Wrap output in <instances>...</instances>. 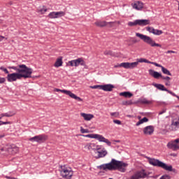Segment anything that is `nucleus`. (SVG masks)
<instances>
[{
	"mask_svg": "<svg viewBox=\"0 0 179 179\" xmlns=\"http://www.w3.org/2000/svg\"><path fill=\"white\" fill-rule=\"evenodd\" d=\"M127 167H128V164L122 161H117L115 159H112L110 162L98 166H96V169L99 170H104L105 171H107V170L109 171L118 170L120 173H125L127 171Z\"/></svg>",
	"mask_w": 179,
	"mask_h": 179,
	"instance_id": "nucleus-1",
	"label": "nucleus"
},
{
	"mask_svg": "<svg viewBox=\"0 0 179 179\" xmlns=\"http://www.w3.org/2000/svg\"><path fill=\"white\" fill-rule=\"evenodd\" d=\"M148 162L155 167H161V169H163L166 171H172V173H177V170L173 169V166L171 165H167L166 163L155 158L148 157Z\"/></svg>",
	"mask_w": 179,
	"mask_h": 179,
	"instance_id": "nucleus-2",
	"label": "nucleus"
},
{
	"mask_svg": "<svg viewBox=\"0 0 179 179\" xmlns=\"http://www.w3.org/2000/svg\"><path fill=\"white\" fill-rule=\"evenodd\" d=\"M18 68H20L18 73L19 75H21V79L22 78H24V79H28L29 78H31L33 69L27 67L26 64L18 65Z\"/></svg>",
	"mask_w": 179,
	"mask_h": 179,
	"instance_id": "nucleus-3",
	"label": "nucleus"
},
{
	"mask_svg": "<svg viewBox=\"0 0 179 179\" xmlns=\"http://www.w3.org/2000/svg\"><path fill=\"white\" fill-rule=\"evenodd\" d=\"M136 37H138L141 38V40H143L144 43H146L147 44H149V45H151V47H160L162 48V45L159 43H156L150 36H148L146 35L140 34V33H136Z\"/></svg>",
	"mask_w": 179,
	"mask_h": 179,
	"instance_id": "nucleus-4",
	"label": "nucleus"
},
{
	"mask_svg": "<svg viewBox=\"0 0 179 179\" xmlns=\"http://www.w3.org/2000/svg\"><path fill=\"white\" fill-rule=\"evenodd\" d=\"M80 136H83L84 138H91L93 139H97L99 142H104V143L107 144L108 146H111V143L110 142V141H108V139L104 138V136L100 134H81Z\"/></svg>",
	"mask_w": 179,
	"mask_h": 179,
	"instance_id": "nucleus-5",
	"label": "nucleus"
},
{
	"mask_svg": "<svg viewBox=\"0 0 179 179\" xmlns=\"http://www.w3.org/2000/svg\"><path fill=\"white\" fill-rule=\"evenodd\" d=\"M150 24L149 20H136L134 22H129L128 26L134 27V26H148Z\"/></svg>",
	"mask_w": 179,
	"mask_h": 179,
	"instance_id": "nucleus-6",
	"label": "nucleus"
},
{
	"mask_svg": "<svg viewBox=\"0 0 179 179\" xmlns=\"http://www.w3.org/2000/svg\"><path fill=\"white\" fill-rule=\"evenodd\" d=\"M62 170L60 171V173L62 177L64 179H71L73 176V171L72 170H69L65 168V166H61Z\"/></svg>",
	"mask_w": 179,
	"mask_h": 179,
	"instance_id": "nucleus-7",
	"label": "nucleus"
},
{
	"mask_svg": "<svg viewBox=\"0 0 179 179\" xmlns=\"http://www.w3.org/2000/svg\"><path fill=\"white\" fill-rule=\"evenodd\" d=\"M47 139H48V137L45 134H41L29 138V141L30 142H37L38 143H43V142H45Z\"/></svg>",
	"mask_w": 179,
	"mask_h": 179,
	"instance_id": "nucleus-8",
	"label": "nucleus"
},
{
	"mask_svg": "<svg viewBox=\"0 0 179 179\" xmlns=\"http://www.w3.org/2000/svg\"><path fill=\"white\" fill-rule=\"evenodd\" d=\"M1 152H7L8 155H16L19 152V148L13 145L8 148H1Z\"/></svg>",
	"mask_w": 179,
	"mask_h": 179,
	"instance_id": "nucleus-9",
	"label": "nucleus"
},
{
	"mask_svg": "<svg viewBox=\"0 0 179 179\" xmlns=\"http://www.w3.org/2000/svg\"><path fill=\"white\" fill-rule=\"evenodd\" d=\"M133 177H136V178H149V173L146 172L145 169H141V171H138L136 172Z\"/></svg>",
	"mask_w": 179,
	"mask_h": 179,
	"instance_id": "nucleus-10",
	"label": "nucleus"
},
{
	"mask_svg": "<svg viewBox=\"0 0 179 179\" xmlns=\"http://www.w3.org/2000/svg\"><path fill=\"white\" fill-rule=\"evenodd\" d=\"M176 143H179V138H176L174 141L169 142L166 146L168 149H171L173 151L178 150L179 145L178 144H176Z\"/></svg>",
	"mask_w": 179,
	"mask_h": 179,
	"instance_id": "nucleus-11",
	"label": "nucleus"
},
{
	"mask_svg": "<svg viewBox=\"0 0 179 179\" xmlns=\"http://www.w3.org/2000/svg\"><path fill=\"white\" fill-rule=\"evenodd\" d=\"M22 76L20 75L18 73H13L10 74H8L7 76V80L8 82H16L17 79H21Z\"/></svg>",
	"mask_w": 179,
	"mask_h": 179,
	"instance_id": "nucleus-12",
	"label": "nucleus"
},
{
	"mask_svg": "<svg viewBox=\"0 0 179 179\" xmlns=\"http://www.w3.org/2000/svg\"><path fill=\"white\" fill-rule=\"evenodd\" d=\"M64 94H66L67 96H69L71 99H74V100H76L77 101H83V99H82L80 97L76 96V94L72 93L71 91L68 90H63L62 91Z\"/></svg>",
	"mask_w": 179,
	"mask_h": 179,
	"instance_id": "nucleus-13",
	"label": "nucleus"
},
{
	"mask_svg": "<svg viewBox=\"0 0 179 179\" xmlns=\"http://www.w3.org/2000/svg\"><path fill=\"white\" fill-rule=\"evenodd\" d=\"M152 86L157 88L158 90H161L162 92H167V93H169V94H173V92L167 90V88H166V87L162 84L152 83Z\"/></svg>",
	"mask_w": 179,
	"mask_h": 179,
	"instance_id": "nucleus-14",
	"label": "nucleus"
},
{
	"mask_svg": "<svg viewBox=\"0 0 179 179\" xmlns=\"http://www.w3.org/2000/svg\"><path fill=\"white\" fill-rule=\"evenodd\" d=\"M113 23L114 22H107L106 21H97L95 22V24L98 27H106V26H108V27H111Z\"/></svg>",
	"mask_w": 179,
	"mask_h": 179,
	"instance_id": "nucleus-15",
	"label": "nucleus"
},
{
	"mask_svg": "<svg viewBox=\"0 0 179 179\" xmlns=\"http://www.w3.org/2000/svg\"><path fill=\"white\" fill-rule=\"evenodd\" d=\"M85 149H88V150H100V145H96L94 143H90L87 144L85 146Z\"/></svg>",
	"mask_w": 179,
	"mask_h": 179,
	"instance_id": "nucleus-16",
	"label": "nucleus"
},
{
	"mask_svg": "<svg viewBox=\"0 0 179 179\" xmlns=\"http://www.w3.org/2000/svg\"><path fill=\"white\" fill-rule=\"evenodd\" d=\"M178 128H179V121L177 120V118H175L171 121V124L170 125V130L177 131Z\"/></svg>",
	"mask_w": 179,
	"mask_h": 179,
	"instance_id": "nucleus-17",
	"label": "nucleus"
},
{
	"mask_svg": "<svg viewBox=\"0 0 179 179\" xmlns=\"http://www.w3.org/2000/svg\"><path fill=\"white\" fill-rule=\"evenodd\" d=\"M155 132V127L153 126H147L143 129V134L145 135H152Z\"/></svg>",
	"mask_w": 179,
	"mask_h": 179,
	"instance_id": "nucleus-18",
	"label": "nucleus"
},
{
	"mask_svg": "<svg viewBox=\"0 0 179 179\" xmlns=\"http://www.w3.org/2000/svg\"><path fill=\"white\" fill-rule=\"evenodd\" d=\"M148 72L149 75H150V76H152V78H155V79H159V78H161L162 79V77L163 76L162 73L157 71H155V70L153 69H149Z\"/></svg>",
	"mask_w": 179,
	"mask_h": 179,
	"instance_id": "nucleus-19",
	"label": "nucleus"
},
{
	"mask_svg": "<svg viewBox=\"0 0 179 179\" xmlns=\"http://www.w3.org/2000/svg\"><path fill=\"white\" fill-rule=\"evenodd\" d=\"M95 153L98 154V156L96 157V159H101V157H106L107 156V150H106V148H103L101 151L96 150Z\"/></svg>",
	"mask_w": 179,
	"mask_h": 179,
	"instance_id": "nucleus-20",
	"label": "nucleus"
},
{
	"mask_svg": "<svg viewBox=\"0 0 179 179\" xmlns=\"http://www.w3.org/2000/svg\"><path fill=\"white\" fill-rule=\"evenodd\" d=\"M114 87H115L111 84H106L101 85V90H103L104 92H113Z\"/></svg>",
	"mask_w": 179,
	"mask_h": 179,
	"instance_id": "nucleus-21",
	"label": "nucleus"
},
{
	"mask_svg": "<svg viewBox=\"0 0 179 179\" xmlns=\"http://www.w3.org/2000/svg\"><path fill=\"white\" fill-rule=\"evenodd\" d=\"M74 61L75 66H79V65H81V66H86V62H85L83 58H78L77 59H74Z\"/></svg>",
	"mask_w": 179,
	"mask_h": 179,
	"instance_id": "nucleus-22",
	"label": "nucleus"
},
{
	"mask_svg": "<svg viewBox=\"0 0 179 179\" xmlns=\"http://www.w3.org/2000/svg\"><path fill=\"white\" fill-rule=\"evenodd\" d=\"M81 117L84 118L85 121H90L92 118H94V115L92 114H86L85 113H80Z\"/></svg>",
	"mask_w": 179,
	"mask_h": 179,
	"instance_id": "nucleus-23",
	"label": "nucleus"
},
{
	"mask_svg": "<svg viewBox=\"0 0 179 179\" xmlns=\"http://www.w3.org/2000/svg\"><path fill=\"white\" fill-rule=\"evenodd\" d=\"M115 68H124L125 69H129V62H123L120 64L115 65Z\"/></svg>",
	"mask_w": 179,
	"mask_h": 179,
	"instance_id": "nucleus-24",
	"label": "nucleus"
},
{
	"mask_svg": "<svg viewBox=\"0 0 179 179\" xmlns=\"http://www.w3.org/2000/svg\"><path fill=\"white\" fill-rule=\"evenodd\" d=\"M120 96H122L123 97H126L127 99H131V97H132L134 94L130 92H120Z\"/></svg>",
	"mask_w": 179,
	"mask_h": 179,
	"instance_id": "nucleus-25",
	"label": "nucleus"
},
{
	"mask_svg": "<svg viewBox=\"0 0 179 179\" xmlns=\"http://www.w3.org/2000/svg\"><path fill=\"white\" fill-rule=\"evenodd\" d=\"M133 8L137 10H141V9L143 8V3L138 1V3L134 4Z\"/></svg>",
	"mask_w": 179,
	"mask_h": 179,
	"instance_id": "nucleus-26",
	"label": "nucleus"
},
{
	"mask_svg": "<svg viewBox=\"0 0 179 179\" xmlns=\"http://www.w3.org/2000/svg\"><path fill=\"white\" fill-rule=\"evenodd\" d=\"M62 57L58 58L56 62L55 63V68H59V66H62Z\"/></svg>",
	"mask_w": 179,
	"mask_h": 179,
	"instance_id": "nucleus-27",
	"label": "nucleus"
},
{
	"mask_svg": "<svg viewBox=\"0 0 179 179\" xmlns=\"http://www.w3.org/2000/svg\"><path fill=\"white\" fill-rule=\"evenodd\" d=\"M138 102L141 103V104H152V101L148 100L146 98H143L138 100Z\"/></svg>",
	"mask_w": 179,
	"mask_h": 179,
	"instance_id": "nucleus-28",
	"label": "nucleus"
},
{
	"mask_svg": "<svg viewBox=\"0 0 179 179\" xmlns=\"http://www.w3.org/2000/svg\"><path fill=\"white\" fill-rule=\"evenodd\" d=\"M149 121V119L148 117H145L143 119L140 120L136 124V127H139V125L143 124V122H148Z\"/></svg>",
	"mask_w": 179,
	"mask_h": 179,
	"instance_id": "nucleus-29",
	"label": "nucleus"
},
{
	"mask_svg": "<svg viewBox=\"0 0 179 179\" xmlns=\"http://www.w3.org/2000/svg\"><path fill=\"white\" fill-rule=\"evenodd\" d=\"M138 65V62L129 63V69H134V68H136Z\"/></svg>",
	"mask_w": 179,
	"mask_h": 179,
	"instance_id": "nucleus-30",
	"label": "nucleus"
},
{
	"mask_svg": "<svg viewBox=\"0 0 179 179\" xmlns=\"http://www.w3.org/2000/svg\"><path fill=\"white\" fill-rule=\"evenodd\" d=\"M162 73L164 75H168L169 76H171V73L170 72V71H169V69L164 68V66H162V68L161 69Z\"/></svg>",
	"mask_w": 179,
	"mask_h": 179,
	"instance_id": "nucleus-31",
	"label": "nucleus"
},
{
	"mask_svg": "<svg viewBox=\"0 0 179 179\" xmlns=\"http://www.w3.org/2000/svg\"><path fill=\"white\" fill-rule=\"evenodd\" d=\"M62 16H65V12L64 11L56 12V19H58V17H62Z\"/></svg>",
	"mask_w": 179,
	"mask_h": 179,
	"instance_id": "nucleus-32",
	"label": "nucleus"
},
{
	"mask_svg": "<svg viewBox=\"0 0 179 179\" xmlns=\"http://www.w3.org/2000/svg\"><path fill=\"white\" fill-rule=\"evenodd\" d=\"M152 34H155V36H160V34H163V31L154 29V31H152Z\"/></svg>",
	"mask_w": 179,
	"mask_h": 179,
	"instance_id": "nucleus-33",
	"label": "nucleus"
},
{
	"mask_svg": "<svg viewBox=\"0 0 179 179\" xmlns=\"http://www.w3.org/2000/svg\"><path fill=\"white\" fill-rule=\"evenodd\" d=\"M16 113L13 111H9L8 113H3L4 117H13Z\"/></svg>",
	"mask_w": 179,
	"mask_h": 179,
	"instance_id": "nucleus-34",
	"label": "nucleus"
},
{
	"mask_svg": "<svg viewBox=\"0 0 179 179\" xmlns=\"http://www.w3.org/2000/svg\"><path fill=\"white\" fill-rule=\"evenodd\" d=\"M48 17L50 19H57L56 12H51L50 13H49Z\"/></svg>",
	"mask_w": 179,
	"mask_h": 179,
	"instance_id": "nucleus-35",
	"label": "nucleus"
},
{
	"mask_svg": "<svg viewBox=\"0 0 179 179\" xmlns=\"http://www.w3.org/2000/svg\"><path fill=\"white\" fill-rule=\"evenodd\" d=\"M104 55H110V57H114L115 54L111 50H106L103 52Z\"/></svg>",
	"mask_w": 179,
	"mask_h": 179,
	"instance_id": "nucleus-36",
	"label": "nucleus"
},
{
	"mask_svg": "<svg viewBox=\"0 0 179 179\" xmlns=\"http://www.w3.org/2000/svg\"><path fill=\"white\" fill-rule=\"evenodd\" d=\"M80 132L81 134H89L90 131L87 129H84L83 127H80Z\"/></svg>",
	"mask_w": 179,
	"mask_h": 179,
	"instance_id": "nucleus-37",
	"label": "nucleus"
},
{
	"mask_svg": "<svg viewBox=\"0 0 179 179\" xmlns=\"http://www.w3.org/2000/svg\"><path fill=\"white\" fill-rule=\"evenodd\" d=\"M123 106H131L132 105V101H125L122 102Z\"/></svg>",
	"mask_w": 179,
	"mask_h": 179,
	"instance_id": "nucleus-38",
	"label": "nucleus"
},
{
	"mask_svg": "<svg viewBox=\"0 0 179 179\" xmlns=\"http://www.w3.org/2000/svg\"><path fill=\"white\" fill-rule=\"evenodd\" d=\"M8 69H14V71H16L19 73V71L20 70V67L17 66H8Z\"/></svg>",
	"mask_w": 179,
	"mask_h": 179,
	"instance_id": "nucleus-39",
	"label": "nucleus"
},
{
	"mask_svg": "<svg viewBox=\"0 0 179 179\" xmlns=\"http://www.w3.org/2000/svg\"><path fill=\"white\" fill-rule=\"evenodd\" d=\"M146 30L147 31H149V33H153V31H155V28L152 27H147Z\"/></svg>",
	"mask_w": 179,
	"mask_h": 179,
	"instance_id": "nucleus-40",
	"label": "nucleus"
},
{
	"mask_svg": "<svg viewBox=\"0 0 179 179\" xmlns=\"http://www.w3.org/2000/svg\"><path fill=\"white\" fill-rule=\"evenodd\" d=\"M159 179H171V176H170V175L165 174L162 176Z\"/></svg>",
	"mask_w": 179,
	"mask_h": 179,
	"instance_id": "nucleus-41",
	"label": "nucleus"
},
{
	"mask_svg": "<svg viewBox=\"0 0 179 179\" xmlns=\"http://www.w3.org/2000/svg\"><path fill=\"white\" fill-rule=\"evenodd\" d=\"M90 89H99L100 90H101V85H93V86H90Z\"/></svg>",
	"mask_w": 179,
	"mask_h": 179,
	"instance_id": "nucleus-42",
	"label": "nucleus"
},
{
	"mask_svg": "<svg viewBox=\"0 0 179 179\" xmlns=\"http://www.w3.org/2000/svg\"><path fill=\"white\" fill-rule=\"evenodd\" d=\"M10 124H12V122H2L0 120V126L1 125H7V124L10 125Z\"/></svg>",
	"mask_w": 179,
	"mask_h": 179,
	"instance_id": "nucleus-43",
	"label": "nucleus"
},
{
	"mask_svg": "<svg viewBox=\"0 0 179 179\" xmlns=\"http://www.w3.org/2000/svg\"><path fill=\"white\" fill-rule=\"evenodd\" d=\"M110 115L112 117H115L117 118V117H118V115H120V113H118V112L110 113Z\"/></svg>",
	"mask_w": 179,
	"mask_h": 179,
	"instance_id": "nucleus-44",
	"label": "nucleus"
},
{
	"mask_svg": "<svg viewBox=\"0 0 179 179\" xmlns=\"http://www.w3.org/2000/svg\"><path fill=\"white\" fill-rule=\"evenodd\" d=\"M162 79H163V80H167V82H168L171 80V78H170L169 76L164 77V76H162Z\"/></svg>",
	"mask_w": 179,
	"mask_h": 179,
	"instance_id": "nucleus-45",
	"label": "nucleus"
},
{
	"mask_svg": "<svg viewBox=\"0 0 179 179\" xmlns=\"http://www.w3.org/2000/svg\"><path fill=\"white\" fill-rule=\"evenodd\" d=\"M137 62L138 64H139V62H145L146 63V59H143V58H140L137 59Z\"/></svg>",
	"mask_w": 179,
	"mask_h": 179,
	"instance_id": "nucleus-46",
	"label": "nucleus"
},
{
	"mask_svg": "<svg viewBox=\"0 0 179 179\" xmlns=\"http://www.w3.org/2000/svg\"><path fill=\"white\" fill-rule=\"evenodd\" d=\"M70 66H75V59L69 62Z\"/></svg>",
	"mask_w": 179,
	"mask_h": 179,
	"instance_id": "nucleus-47",
	"label": "nucleus"
},
{
	"mask_svg": "<svg viewBox=\"0 0 179 179\" xmlns=\"http://www.w3.org/2000/svg\"><path fill=\"white\" fill-rule=\"evenodd\" d=\"M152 65H155V66H157L158 68H161V69L163 67V66H162L161 64H159L154 62H153V63H152Z\"/></svg>",
	"mask_w": 179,
	"mask_h": 179,
	"instance_id": "nucleus-48",
	"label": "nucleus"
},
{
	"mask_svg": "<svg viewBox=\"0 0 179 179\" xmlns=\"http://www.w3.org/2000/svg\"><path fill=\"white\" fill-rule=\"evenodd\" d=\"M1 71H3V72L6 73H9V71H8L7 69H5L4 67H1L0 68Z\"/></svg>",
	"mask_w": 179,
	"mask_h": 179,
	"instance_id": "nucleus-49",
	"label": "nucleus"
},
{
	"mask_svg": "<svg viewBox=\"0 0 179 179\" xmlns=\"http://www.w3.org/2000/svg\"><path fill=\"white\" fill-rule=\"evenodd\" d=\"M113 122L114 124H117V125H121V121L119 120H114Z\"/></svg>",
	"mask_w": 179,
	"mask_h": 179,
	"instance_id": "nucleus-50",
	"label": "nucleus"
},
{
	"mask_svg": "<svg viewBox=\"0 0 179 179\" xmlns=\"http://www.w3.org/2000/svg\"><path fill=\"white\" fill-rule=\"evenodd\" d=\"M5 82H6V78L0 77V83H5Z\"/></svg>",
	"mask_w": 179,
	"mask_h": 179,
	"instance_id": "nucleus-51",
	"label": "nucleus"
},
{
	"mask_svg": "<svg viewBox=\"0 0 179 179\" xmlns=\"http://www.w3.org/2000/svg\"><path fill=\"white\" fill-rule=\"evenodd\" d=\"M40 12L42 13V14H44L45 13V12H47V8H42L40 10Z\"/></svg>",
	"mask_w": 179,
	"mask_h": 179,
	"instance_id": "nucleus-52",
	"label": "nucleus"
},
{
	"mask_svg": "<svg viewBox=\"0 0 179 179\" xmlns=\"http://www.w3.org/2000/svg\"><path fill=\"white\" fill-rule=\"evenodd\" d=\"M164 113H166V109H164L163 110H162L161 112L159 113V115H162V114H164Z\"/></svg>",
	"mask_w": 179,
	"mask_h": 179,
	"instance_id": "nucleus-53",
	"label": "nucleus"
},
{
	"mask_svg": "<svg viewBox=\"0 0 179 179\" xmlns=\"http://www.w3.org/2000/svg\"><path fill=\"white\" fill-rule=\"evenodd\" d=\"M167 53H168V54H171V53L174 54V53H176V52H174V51H173V50H168V51H167Z\"/></svg>",
	"mask_w": 179,
	"mask_h": 179,
	"instance_id": "nucleus-54",
	"label": "nucleus"
},
{
	"mask_svg": "<svg viewBox=\"0 0 179 179\" xmlns=\"http://www.w3.org/2000/svg\"><path fill=\"white\" fill-rule=\"evenodd\" d=\"M145 64H153V62H150V61H149V60H148V59H146L145 60Z\"/></svg>",
	"mask_w": 179,
	"mask_h": 179,
	"instance_id": "nucleus-55",
	"label": "nucleus"
},
{
	"mask_svg": "<svg viewBox=\"0 0 179 179\" xmlns=\"http://www.w3.org/2000/svg\"><path fill=\"white\" fill-rule=\"evenodd\" d=\"M170 156H173V157H177V154L171 153V154H170Z\"/></svg>",
	"mask_w": 179,
	"mask_h": 179,
	"instance_id": "nucleus-56",
	"label": "nucleus"
},
{
	"mask_svg": "<svg viewBox=\"0 0 179 179\" xmlns=\"http://www.w3.org/2000/svg\"><path fill=\"white\" fill-rule=\"evenodd\" d=\"M63 90H66L56 89V92H61L62 93H64V92H62Z\"/></svg>",
	"mask_w": 179,
	"mask_h": 179,
	"instance_id": "nucleus-57",
	"label": "nucleus"
},
{
	"mask_svg": "<svg viewBox=\"0 0 179 179\" xmlns=\"http://www.w3.org/2000/svg\"><path fill=\"white\" fill-rule=\"evenodd\" d=\"M3 117H5L4 115H3V113H1V114L0 115V120H2V118H3Z\"/></svg>",
	"mask_w": 179,
	"mask_h": 179,
	"instance_id": "nucleus-58",
	"label": "nucleus"
},
{
	"mask_svg": "<svg viewBox=\"0 0 179 179\" xmlns=\"http://www.w3.org/2000/svg\"><path fill=\"white\" fill-rule=\"evenodd\" d=\"M166 86H170V82L169 81H167L166 83H165Z\"/></svg>",
	"mask_w": 179,
	"mask_h": 179,
	"instance_id": "nucleus-59",
	"label": "nucleus"
},
{
	"mask_svg": "<svg viewBox=\"0 0 179 179\" xmlns=\"http://www.w3.org/2000/svg\"><path fill=\"white\" fill-rule=\"evenodd\" d=\"M5 38V37L0 36V41H2V40H3Z\"/></svg>",
	"mask_w": 179,
	"mask_h": 179,
	"instance_id": "nucleus-60",
	"label": "nucleus"
},
{
	"mask_svg": "<svg viewBox=\"0 0 179 179\" xmlns=\"http://www.w3.org/2000/svg\"><path fill=\"white\" fill-rule=\"evenodd\" d=\"M127 117H129V118H132V115H127Z\"/></svg>",
	"mask_w": 179,
	"mask_h": 179,
	"instance_id": "nucleus-61",
	"label": "nucleus"
},
{
	"mask_svg": "<svg viewBox=\"0 0 179 179\" xmlns=\"http://www.w3.org/2000/svg\"><path fill=\"white\" fill-rule=\"evenodd\" d=\"M5 136V135H0V139H1V138H3Z\"/></svg>",
	"mask_w": 179,
	"mask_h": 179,
	"instance_id": "nucleus-62",
	"label": "nucleus"
},
{
	"mask_svg": "<svg viewBox=\"0 0 179 179\" xmlns=\"http://www.w3.org/2000/svg\"><path fill=\"white\" fill-rule=\"evenodd\" d=\"M6 178L10 179V178H12V177L6 176Z\"/></svg>",
	"mask_w": 179,
	"mask_h": 179,
	"instance_id": "nucleus-63",
	"label": "nucleus"
},
{
	"mask_svg": "<svg viewBox=\"0 0 179 179\" xmlns=\"http://www.w3.org/2000/svg\"><path fill=\"white\" fill-rule=\"evenodd\" d=\"M178 107H179V106H178Z\"/></svg>",
	"mask_w": 179,
	"mask_h": 179,
	"instance_id": "nucleus-64",
	"label": "nucleus"
}]
</instances>
